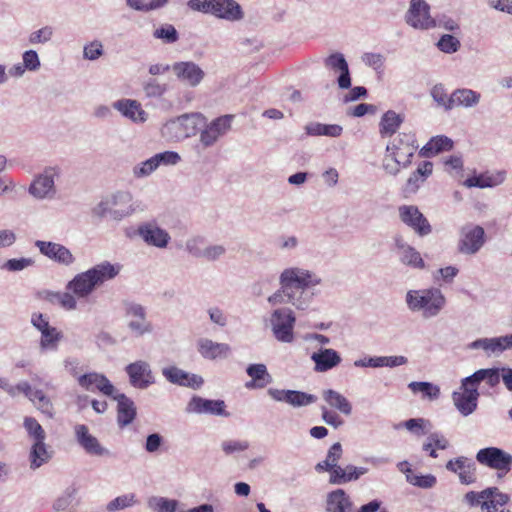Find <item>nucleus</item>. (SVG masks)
I'll use <instances>...</instances> for the list:
<instances>
[{
    "mask_svg": "<svg viewBox=\"0 0 512 512\" xmlns=\"http://www.w3.org/2000/svg\"><path fill=\"white\" fill-rule=\"evenodd\" d=\"M120 264L108 261L99 263L90 269L76 274L66 285L65 292H47L46 300L58 305L64 310H75L77 300L87 299L97 288L105 282L114 279L121 271Z\"/></svg>",
    "mask_w": 512,
    "mask_h": 512,
    "instance_id": "nucleus-1",
    "label": "nucleus"
},
{
    "mask_svg": "<svg viewBox=\"0 0 512 512\" xmlns=\"http://www.w3.org/2000/svg\"><path fill=\"white\" fill-rule=\"evenodd\" d=\"M417 148L413 133H399L386 147L383 168L387 173L397 175L401 168H406L411 164V159Z\"/></svg>",
    "mask_w": 512,
    "mask_h": 512,
    "instance_id": "nucleus-2",
    "label": "nucleus"
},
{
    "mask_svg": "<svg viewBox=\"0 0 512 512\" xmlns=\"http://www.w3.org/2000/svg\"><path fill=\"white\" fill-rule=\"evenodd\" d=\"M187 5L194 11L210 13L228 21H239L244 17L241 6L235 0H189Z\"/></svg>",
    "mask_w": 512,
    "mask_h": 512,
    "instance_id": "nucleus-3",
    "label": "nucleus"
},
{
    "mask_svg": "<svg viewBox=\"0 0 512 512\" xmlns=\"http://www.w3.org/2000/svg\"><path fill=\"white\" fill-rule=\"evenodd\" d=\"M446 299L439 289L409 291L407 303L410 309L422 311L425 317L436 316L444 307Z\"/></svg>",
    "mask_w": 512,
    "mask_h": 512,
    "instance_id": "nucleus-4",
    "label": "nucleus"
},
{
    "mask_svg": "<svg viewBox=\"0 0 512 512\" xmlns=\"http://www.w3.org/2000/svg\"><path fill=\"white\" fill-rule=\"evenodd\" d=\"M280 283L282 292L291 300L293 290L303 291L310 286L319 284L320 279L307 270L289 268L282 272Z\"/></svg>",
    "mask_w": 512,
    "mask_h": 512,
    "instance_id": "nucleus-5",
    "label": "nucleus"
},
{
    "mask_svg": "<svg viewBox=\"0 0 512 512\" xmlns=\"http://www.w3.org/2000/svg\"><path fill=\"white\" fill-rule=\"evenodd\" d=\"M476 460L482 466L497 471L499 477L505 476L512 468V455L497 447L480 449Z\"/></svg>",
    "mask_w": 512,
    "mask_h": 512,
    "instance_id": "nucleus-6",
    "label": "nucleus"
},
{
    "mask_svg": "<svg viewBox=\"0 0 512 512\" xmlns=\"http://www.w3.org/2000/svg\"><path fill=\"white\" fill-rule=\"evenodd\" d=\"M272 330L278 341L290 343L294 339L295 316L290 309H277L271 317Z\"/></svg>",
    "mask_w": 512,
    "mask_h": 512,
    "instance_id": "nucleus-7",
    "label": "nucleus"
},
{
    "mask_svg": "<svg viewBox=\"0 0 512 512\" xmlns=\"http://www.w3.org/2000/svg\"><path fill=\"white\" fill-rule=\"evenodd\" d=\"M485 243V232L481 226L466 225L461 229L458 250L463 254H475Z\"/></svg>",
    "mask_w": 512,
    "mask_h": 512,
    "instance_id": "nucleus-8",
    "label": "nucleus"
},
{
    "mask_svg": "<svg viewBox=\"0 0 512 512\" xmlns=\"http://www.w3.org/2000/svg\"><path fill=\"white\" fill-rule=\"evenodd\" d=\"M401 221L414 230L419 236L431 233L432 228L427 218L420 212L417 206L402 205L398 209Z\"/></svg>",
    "mask_w": 512,
    "mask_h": 512,
    "instance_id": "nucleus-9",
    "label": "nucleus"
},
{
    "mask_svg": "<svg viewBox=\"0 0 512 512\" xmlns=\"http://www.w3.org/2000/svg\"><path fill=\"white\" fill-rule=\"evenodd\" d=\"M429 5L424 0H411L406 14V22L416 29L427 30L436 26L429 14Z\"/></svg>",
    "mask_w": 512,
    "mask_h": 512,
    "instance_id": "nucleus-10",
    "label": "nucleus"
},
{
    "mask_svg": "<svg viewBox=\"0 0 512 512\" xmlns=\"http://www.w3.org/2000/svg\"><path fill=\"white\" fill-rule=\"evenodd\" d=\"M95 212L100 217L109 215L113 219H121L131 213L130 198L127 195H116L101 202Z\"/></svg>",
    "mask_w": 512,
    "mask_h": 512,
    "instance_id": "nucleus-11",
    "label": "nucleus"
},
{
    "mask_svg": "<svg viewBox=\"0 0 512 512\" xmlns=\"http://www.w3.org/2000/svg\"><path fill=\"white\" fill-rule=\"evenodd\" d=\"M460 392L453 393V401L457 409L467 416L471 414L477 407V401L479 397L478 387L471 382V385L467 382V377L462 381Z\"/></svg>",
    "mask_w": 512,
    "mask_h": 512,
    "instance_id": "nucleus-12",
    "label": "nucleus"
},
{
    "mask_svg": "<svg viewBox=\"0 0 512 512\" xmlns=\"http://www.w3.org/2000/svg\"><path fill=\"white\" fill-rule=\"evenodd\" d=\"M233 115H223L214 119L200 134V142L204 147L212 146L231 128Z\"/></svg>",
    "mask_w": 512,
    "mask_h": 512,
    "instance_id": "nucleus-13",
    "label": "nucleus"
},
{
    "mask_svg": "<svg viewBox=\"0 0 512 512\" xmlns=\"http://www.w3.org/2000/svg\"><path fill=\"white\" fill-rule=\"evenodd\" d=\"M78 384L86 391L99 392L109 397L115 393V387L110 380L105 375L96 372L79 376Z\"/></svg>",
    "mask_w": 512,
    "mask_h": 512,
    "instance_id": "nucleus-14",
    "label": "nucleus"
},
{
    "mask_svg": "<svg viewBox=\"0 0 512 512\" xmlns=\"http://www.w3.org/2000/svg\"><path fill=\"white\" fill-rule=\"evenodd\" d=\"M446 469L457 474L464 485L474 484L477 480L476 465L467 457L460 456L449 460L446 463Z\"/></svg>",
    "mask_w": 512,
    "mask_h": 512,
    "instance_id": "nucleus-15",
    "label": "nucleus"
},
{
    "mask_svg": "<svg viewBox=\"0 0 512 512\" xmlns=\"http://www.w3.org/2000/svg\"><path fill=\"white\" fill-rule=\"evenodd\" d=\"M130 384L139 389H145L154 383L149 364L145 361H136L126 366Z\"/></svg>",
    "mask_w": 512,
    "mask_h": 512,
    "instance_id": "nucleus-16",
    "label": "nucleus"
},
{
    "mask_svg": "<svg viewBox=\"0 0 512 512\" xmlns=\"http://www.w3.org/2000/svg\"><path fill=\"white\" fill-rule=\"evenodd\" d=\"M36 246L43 255L60 264L69 266L75 261L70 250L61 244L38 240Z\"/></svg>",
    "mask_w": 512,
    "mask_h": 512,
    "instance_id": "nucleus-17",
    "label": "nucleus"
},
{
    "mask_svg": "<svg viewBox=\"0 0 512 512\" xmlns=\"http://www.w3.org/2000/svg\"><path fill=\"white\" fill-rule=\"evenodd\" d=\"M75 437L78 444L91 455L102 456L107 450L101 446L98 439L89 433V429L84 424H77L74 427Z\"/></svg>",
    "mask_w": 512,
    "mask_h": 512,
    "instance_id": "nucleus-18",
    "label": "nucleus"
},
{
    "mask_svg": "<svg viewBox=\"0 0 512 512\" xmlns=\"http://www.w3.org/2000/svg\"><path fill=\"white\" fill-rule=\"evenodd\" d=\"M433 172V164L429 161H424L417 169L409 176L405 185L403 186V194L408 197L417 192L420 186Z\"/></svg>",
    "mask_w": 512,
    "mask_h": 512,
    "instance_id": "nucleus-19",
    "label": "nucleus"
},
{
    "mask_svg": "<svg viewBox=\"0 0 512 512\" xmlns=\"http://www.w3.org/2000/svg\"><path fill=\"white\" fill-rule=\"evenodd\" d=\"M187 410L199 414L228 415L223 400H208L201 397H193L188 403Z\"/></svg>",
    "mask_w": 512,
    "mask_h": 512,
    "instance_id": "nucleus-20",
    "label": "nucleus"
},
{
    "mask_svg": "<svg viewBox=\"0 0 512 512\" xmlns=\"http://www.w3.org/2000/svg\"><path fill=\"white\" fill-rule=\"evenodd\" d=\"M470 348H481L488 355L498 354L506 349L512 348V334L495 338L478 339L470 344Z\"/></svg>",
    "mask_w": 512,
    "mask_h": 512,
    "instance_id": "nucleus-21",
    "label": "nucleus"
},
{
    "mask_svg": "<svg viewBox=\"0 0 512 512\" xmlns=\"http://www.w3.org/2000/svg\"><path fill=\"white\" fill-rule=\"evenodd\" d=\"M117 401V423L120 428L131 424L136 418V407L134 402L125 394H114L112 396Z\"/></svg>",
    "mask_w": 512,
    "mask_h": 512,
    "instance_id": "nucleus-22",
    "label": "nucleus"
},
{
    "mask_svg": "<svg viewBox=\"0 0 512 512\" xmlns=\"http://www.w3.org/2000/svg\"><path fill=\"white\" fill-rule=\"evenodd\" d=\"M138 233L146 243L159 248L166 247L170 240V236L165 230L151 223L140 226Z\"/></svg>",
    "mask_w": 512,
    "mask_h": 512,
    "instance_id": "nucleus-23",
    "label": "nucleus"
},
{
    "mask_svg": "<svg viewBox=\"0 0 512 512\" xmlns=\"http://www.w3.org/2000/svg\"><path fill=\"white\" fill-rule=\"evenodd\" d=\"M163 375L171 383L182 386L199 388L203 384V379L200 376L194 374L190 375L174 366L163 369Z\"/></svg>",
    "mask_w": 512,
    "mask_h": 512,
    "instance_id": "nucleus-24",
    "label": "nucleus"
},
{
    "mask_svg": "<svg viewBox=\"0 0 512 512\" xmlns=\"http://www.w3.org/2000/svg\"><path fill=\"white\" fill-rule=\"evenodd\" d=\"M325 66L334 71H340V76L338 78V85L340 88L347 89L351 86L348 64L341 53H334L328 56L325 59Z\"/></svg>",
    "mask_w": 512,
    "mask_h": 512,
    "instance_id": "nucleus-25",
    "label": "nucleus"
},
{
    "mask_svg": "<svg viewBox=\"0 0 512 512\" xmlns=\"http://www.w3.org/2000/svg\"><path fill=\"white\" fill-rule=\"evenodd\" d=\"M177 77L190 85L195 86L201 82L204 77L202 69L193 62H180L173 66Z\"/></svg>",
    "mask_w": 512,
    "mask_h": 512,
    "instance_id": "nucleus-26",
    "label": "nucleus"
},
{
    "mask_svg": "<svg viewBox=\"0 0 512 512\" xmlns=\"http://www.w3.org/2000/svg\"><path fill=\"white\" fill-rule=\"evenodd\" d=\"M246 372L251 377V381L245 384L248 389L264 388L272 381L264 364H251L247 367Z\"/></svg>",
    "mask_w": 512,
    "mask_h": 512,
    "instance_id": "nucleus-27",
    "label": "nucleus"
},
{
    "mask_svg": "<svg viewBox=\"0 0 512 512\" xmlns=\"http://www.w3.org/2000/svg\"><path fill=\"white\" fill-rule=\"evenodd\" d=\"M353 503L343 489L330 492L327 496V510L329 512H352Z\"/></svg>",
    "mask_w": 512,
    "mask_h": 512,
    "instance_id": "nucleus-28",
    "label": "nucleus"
},
{
    "mask_svg": "<svg viewBox=\"0 0 512 512\" xmlns=\"http://www.w3.org/2000/svg\"><path fill=\"white\" fill-rule=\"evenodd\" d=\"M322 397L330 408L336 409L345 416L351 415L352 405L350 401L338 391L326 389L322 392Z\"/></svg>",
    "mask_w": 512,
    "mask_h": 512,
    "instance_id": "nucleus-29",
    "label": "nucleus"
},
{
    "mask_svg": "<svg viewBox=\"0 0 512 512\" xmlns=\"http://www.w3.org/2000/svg\"><path fill=\"white\" fill-rule=\"evenodd\" d=\"M312 360L315 362V370L318 372L328 371L341 362L339 354L333 349H324L313 353Z\"/></svg>",
    "mask_w": 512,
    "mask_h": 512,
    "instance_id": "nucleus-30",
    "label": "nucleus"
},
{
    "mask_svg": "<svg viewBox=\"0 0 512 512\" xmlns=\"http://www.w3.org/2000/svg\"><path fill=\"white\" fill-rule=\"evenodd\" d=\"M114 107L134 122H144L146 120V113L136 100H119L114 104Z\"/></svg>",
    "mask_w": 512,
    "mask_h": 512,
    "instance_id": "nucleus-31",
    "label": "nucleus"
},
{
    "mask_svg": "<svg viewBox=\"0 0 512 512\" xmlns=\"http://www.w3.org/2000/svg\"><path fill=\"white\" fill-rule=\"evenodd\" d=\"M199 352L204 358H224L230 352V347L225 343H216L209 339H202L198 343Z\"/></svg>",
    "mask_w": 512,
    "mask_h": 512,
    "instance_id": "nucleus-32",
    "label": "nucleus"
},
{
    "mask_svg": "<svg viewBox=\"0 0 512 512\" xmlns=\"http://www.w3.org/2000/svg\"><path fill=\"white\" fill-rule=\"evenodd\" d=\"M53 172L54 169L50 168L45 171L44 175L36 178L30 186V192L34 196L38 198H43L49 194L53 190L54 181H53Z\"/></svg>",
    "mask_w": 512,
    "mask_h": 512,
    "instance_id": "nucleus-33",
    "label": "nucleus"
},
{
    "mask_svg": "<svg viewBox=\"0 0 512 512\" xmlns=\"http://www.w3.org/2000/svg\"><path fill=\"white\" fill-rule=\"evenodd\" d=\"M396 245L400 250V260L403 264L414 269L425 268V262L421 254L414 247L399 242H397Z\"/></svg>",
    "mask_w": 512,
    "mask_h": 512,
    "instance_id": "nucleus-34",
    "label": "nucleus"
},
{
    "mask_svg": "<svg viewBox=\"0 0 512 512\" xmlns=\"http://www.w3.org/2000/svg\"><path fill=\"white\" fill-rule=\"evenodd\" d=\"M403 122V118L395 111L389 110L383 114L379 124V132L382 137L392 136Z\"/></svg>",
    "mask_w": 512,
    "mask_h": 512,
    "instance_id": "nucleus-35",
    "label": "nucleus"
},
{
    "mask_svg": "<svg viewBox=\"0 0 512 512\" xmlns=\"http://www.w3.org/2000/svg\"><path fill=\"white\" fill-rule=\"evenodd\" d=\"M500 370L497 368L480 369L467 377L468 384L471 382L477 387L480 382L485 381L490 387H494L500 382Z\"/></svg>",
    "mask_w": 512,
    "mask_h": 512,
    "instance_id": "nucleus-36",
    "label": "nucleus"
},
{
    "mask_svg": "<svg viewBox=\"0 0 512 512\" xmlns=\"http://www.w3.org/2000/svg\"><path fill=\"white\" fill-rule=\"evenodd\" d=\"M306 133L311 136L339 137L343 132L342 126L338 124H322L313 122L305 127Z\"/></svg>",
    "mask_w": 512,
    "mask_h": 512,
    "instance_id": "nucleus-37",
    "label": "nucleus"
},
{
    "mask_svg": "<svg viewBox=\"0 0 512 512\" xmlns=\"http://www.w3.org/2000/svg\"><path fill=\"white\" fill-rule=\"evenodd\" d=\"M453 148V141L447 136H436L429 140L423 147V155L430 157L440 152L450 151Z\"/></svg>",
    "mask_w": 512,
    "mask_h": 512,
    "instance_id": "nucleus-38",
    "label": "nucleus"
},
{
    "mask_svg": "<svg viewBox=\"0 0 512 512\" xmlns=\"http://www.w3.org/2000/svg\"><path fill=\"white\" fill-rule=\"evenodd\" d=\"M480 100V94L471 89H458L451 94L452 107L476 105Z\"/></svg>",
    "mask_w": 512,
    "mask_h": 512,
    "instance_id": "nucleus-39",
    "label": "nucleus"
},
{
    "mask_svg": "<svg viewBox=\"0 0 512 512\" xmlns=\"http://www.w3.org/2000/svg\"><path fill=\"white\" fill-rule=\"evenodd\" d=\"M63 334L56 327L50 326L41 332L40 346L43 350H56Z\"/></svg>",
    "mask_w": 512,
    "mask_h": 512,
    "instance_id": "nucleus-40",
    "label": "nucleus"
},
{
    "mask_svg": "<svg viewBox=\"0 0 512 512\" xmlns=\"http://www.w3.org/2000/svg\"><path fill=\"white\" fill-rule=\"evenodd\" d=\"M501 182L500 179L494 177L493 175L489 173H482L479 175H473L471 177H468L464 181V185L466 187H479V188H488V187H494L498 185Z\"/></svg>",
    "mask_w": 512,
    "mask_h": 512,
    "instance_id": "nucleus-41",
    "label": "nucleus"
},
{
    "mask_svg": "<svg viewBox=\"0 0 512 512\" xmlns=\"http://www.w3.org/2000/svg\"><path fill=\"white\" fill-rule=\"evenodd\" d=\"M48 458L49 455L46 450L44 440L34 441V444L30 452L31 467H40L43 463H45L48 460Z\"/></svg>",
    "mask_w": 512,
    "mask_h": 512,
    "instance_id": "nucleus-42",
    "label": "nucleus"
},
{
    "mask_svg": "<svg viewBox=\"0 0 512 512\" xmlns=\"http://www.w3.org/2000/svg\"><path fill=\"white\" fill-rule=\"evenodd\" d=\"M489 492L490 490H487V488L480 492L469 491L464 495V501L469 505V507L480 506L482 512H487V494H489Z\"/></svg>",
    "mask_w": 512,
    "mask_h": 512,
    "instance_id": "nucleus-43",
    "label": "nucleus"
},
{
    "mask_svg": "<svg viewBox=\"0 0 512 512\" xmlns=\"http://www.w3.org/2000/svg\"><path fill=\"white\" fill-rule=\"evenodd\" d=\"M487 490H490L489 494H487L489 511H498V506L502 507L510 500V497L507 494L502 493L497 487H489Z\"/></svg>",
    "mask_w": 512,
    "mask_h": 512,
    "instance_id": "nucleus-44",
    "label": "nucleus"
},
{
    "mask_svg": "<svg viewBox=\"0 0 512 512\" xmlns=\"http://www.w3.org/2000/svg\"><path fill=\"white\" fill-rule=\"evenodd\" d=\"M408 387L413 393L421 392L428 399H436L440 393L439 388L429 382H411Z\"/></svg>",
    "mask_w": 512,
    "mask_h": 512,
    "instance_id": "nucleus-45",
    "label": "nucleus"
},
{
    "mask_svg": "<svg viewBox=\"0 0 512 512\" xmlns=\"http://www.w3.org/2000/svg\"><path fill=\"white\" fill-rule=\"evenodd\" d=\"M317 400L316 396L301 391L290 390L288 395V404L300 407L314 403Z\"/></svg>",
    "mask_w": 512,
    "mask_h": 512,
    "instance_id": "nucleus-46",
    "label": "nucleus"
},
{
    "mask_svg": "<svg viewBox=\"0 0 512 512\" xmlns=\"http://www.w3.org/2000/svg\"><path fill=\"white\" fill-rule=\"evenodd\" d=\"M24 427L27 430L30 437L34 441L45 440V432L39 422L33 417H26L24 420Z\"/></svg>",
    "mask_w": 512,
    "mask_h": 512,
    "instance_id": "nucleus-47",
    "label": "nucleus"
},
{
    "mask_svg": "<svg viewBox=\"0 0 512 512\" xmlns=\"http://www.w3.org/2000/svg\"><path fill=\"white\" fill-rule=\"evenodd\" d=\"M407 481L417 487L432 488L436 484L434 475H417L414 473L407 474Z\"/></svg>",
    "mask_w": 512,
    "mask_h": 512,
    "instance_id": "nucleus-48",
    "label": "nucleus"
},
{
    "mask_svg": "<svg viewBox=\"0 0 512 512\" xmlns=\"http://www.w3.org/2000/svg\"><path fill=\"white\" fill-rule=\"evenodd\" d=\"M154 37L164 40L166 43H175L178 40V33L171 24H166L154 31Z\"/></svg>",
    "mask_w": 512,
    "mask_h": 512,
    "instance_id": "nucleus-49",
    "label": "nucleus"
},
{
    "mask_svg": "<svg viewBox=\"0 0 512 512\" xmlns=\"http://www.w3.org/2000/svg\"><path fill=\"white\" fill-rule=\"evenodd\" d=\"M438 48L445 53H454L460 48V41L449 34L443 35L438 43Z\"/></svg>",
    "mask_w": 512,
    "mask_h": 512,
    "instance_id": "nucleus-50",
    "label": "nucleus"
},
{
    "mask_svg": "<svg viewBox=\"0 0 512 512\" xmlns=\"http://www.w3.org/2000/svg\"><path fill=\"white\" fill-rule=\"evenodd\" d=\"M143 89L147 97H161L167 90V87L156 79H151L144 84Z\"/></svg>",
    "mask_w": 512,
    "mask_h": 512,
    "instance_id": "nucleus-51",
    "label": "nucleus"
},
{
    "mask_svg": "<svg viewBox=\"0 0 512 512\" xmlns=\"http://www.w3.org/2000/svg\"><path fill=\"white\" fill-rule=\"evenodd\" d=\"M431 95L440 105L450 109L452 108L451 95L449 96L442 85H436L432 88Z\"/></svg>",
    "mask_w": 512,
    "mask_h": 512,
    "instance_id": "nucleus-52",
    "label": "nucleus"
},
{
    "mask_svg": "<svg viewBox=\"0 0 512 512\" xmlns=\"http://www.w3.org/2000/svg\"><path fill=\"white\" fill-rule=\"evenodd\" d=\"M15 389L18 392L23 393L26 397L29 398L34 404L40 400L41 396H45L42 390H33L31 386L27 382L19 383Z\"/></svg>",
    "mask_w": 512,
    "mask_h": 512,
    "instance_id": "nucleus-53",
    "label": "nucleus"
},
{
    "mask_svg": "<svg viewBox=\"0 0 512 512\" xmlns=\"http://www.w3.org/2000/svg\"><path fill=\"white\" fill-rule=\"evenodd\" d=\"M134 503V495H123L112 500L108 505L107 509L109 511L124 509L126 507L131 506Z\"/></svg>",
    "mask_w": 512,
    "mask_h": 512,
    "instance_id": "nucleus-54",
    "label": "nucleus"
},
{
    "mask_svg": "<svg viewBox=\"0 0 512 512\" xmlns=\"http://www.w3.org/2000/svg\"><path fill=\"white\" fill-rule=\"evenodd\" d=\"M52 34H53L52 28L43 27V28L31 33V35L29 37V41L32 44L45 43L51 39Z\"/></svg>",
    "mask_w": 512,
    "mask_h": 512,
    "instance_id": "nucleus-55",
    "label": "nucleus"
},
{
    "mask_svg": "<svg viewBox=\"0 0 512 512\" xmlns=\"http://www.w3.org/2000/svg\"><path fill=\"white\" fill-rule=\"evenodd\" d=\"M33 264V260L30 258H19V259H10L8 260L3 267L9 271L15 272L23 270L24 268L31 266Z\"/></svg>",
    "mask_w": 512,
    "mask_h": 512,
    "instance_id": "nucleus-56",
    "label": "nucleus"
},
{
    "mask_svg": "<svg viewBox=\"0 0 512 512\" xmlns=\"http://www.w3.org/2000/svg\"><path fill=\"white\" fill-rule=\"evenodd\" d=\"M322 419L335 428L343 425V419L335 412L330 411L326 406L321 407Z\"/></svg>",
    "mask_w": 512,
    "mask_h": 512,
    "instance_id": "nucleus-57",
    "label": "nucleus"
},
{
    "mask_svg": "<svg viewBox=\"0 0 512 512\" xmlns=\"http://www.w3.org/2000/svg\"><path fill=\"white\" fill-rule=\"evenodd\" d=\"M249 443L247 441H225L222 444L223 451L226 454H232L234 452H240L248 449Z\"/></svg>",
    "mask_w": 512,
    "mask_h": 512,
    "instance_id": "nucleus-58",
    "label": "nucleus"
},
{
    "mask_svg": "<svg viewBox=\"0 0 512 512\" xmlns=\"http://www.w3.org/2000/svg\"><path fill=\"white\" fill-rule=\"evenodd\" d=\"M102 51V44L94 41L84 47V56L89 60H95L102 55Z\"/></svg>",
    "mask_w": 512,
    "mask_h": 512,
    "instance_id": "nucleus-59",
    "label": "nucleus"
},
{
    "mask_svg": "<svg viewBox=\"0 0 512 512\" xmlns=\"http://www.w3.org/2000/svg\"><path fill=\"white\" fill-rule=\"evenodd\" d=\"M154 509L157 512H175L177 502L175 500H169L166 498L154 499Z\"/></svg>",
    "mask_w": 512,
    "mask_h": 512,
    "instance_id": "nucleus-60",
    "label": "nucleus"
},
{
    "mask_svg": "<svg viewBox=\"0 0 512 512\" xmlns=\"http://www.w3.org/2000/svg\"><path fill=\"white\" fill-rule=\"evenodd\" d=\"M24 67L28 70H36L40 66L38 54L34 50L26 51L23 54Z\"/></svg>",
    "mask_w": 512,
    "mask_h": 512,
    "instance_id": "nucleus-61",
    "label": "nucleus"
},
{
    "mask_svg": "<svg viewBox=\"0 0 512 512\" xmlns=\"http://www.w3.org/2000/svg\"><path fill=\"white\" fill-rule=\"evenodd\" d=\"M159 166L158 160L156 156L151 157L150 159L144 161L135 173L137 176H145L152 173Z\"/></svg>",
    "mask_w": 512,
    "mask_h": 512,
    "instance_id": "nucleus-62",
    "label": "nucleus"
},
{
    "mask_svg": "<svg viewBox=\"0 0 512 512\" xmlns=\"http://www.w3.org/2000/svg\"><path fill=\"white\" fill-rule=\"evenodd\" d=\"M342 446L340 443H334L330 449L328 450V453H327V456H326V459L334 464V466L338 465V462L339 460L341 459L342 457Z\"/></svg>",
    "mask_w": 512,
    "mask_h": 512,
    "instance_id": "nucleus-63",
    "label": "nucleus"
},
{
    "mask_svg": "<svg viewBox=\"0 0 512 512\" xmlns=\"http://www.w3.org/2000/svg\"><path fill=\"white\" fill-rule=\"evenodd\" d=\"M329 482L331 484L347 483L346 473H345L344 468H342L339 465L334 466V468L330 474Z\"/></svg>",
    "mask_w": 512,
    "mask_h": 512,
    "instance_id": "nucleus-64",
    "label": "nucleus"
}]
</instances>
